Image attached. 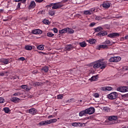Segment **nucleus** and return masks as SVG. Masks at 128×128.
Wrapping results in <instances>:
<instances>
[{
  "label": "nucleus",
  "mask_w": 128,
  "mask_h": 128,
  "mask_svg": "<svg viewBox=\"0 0 128 128\" xmlns=\"http://www.w3.org/2000/svg\"><path fill=\"white\" fill-rule=\"evenodd\" d=\"M96 20H102V18L100 16H96Z\"/></svg>",
  "instance_id": "41"
},
{
  "label": "nucleus",
  "mask_w": 128,
  "mask_h": 128,
  "mask_svg": "<svg viewBox=\"0 0 128 128\" xmlns=\"http://www.w3.org/2000/svg\"><path fill=\"white\" fill-rule=\"evenodd\" d=\"M102 90H107L106 87H103L102 88Z\"/></svg>",
  "instance_id": "58"
},
{
  "label": "nucleus",
  "mask_w": 128,
  "mask_h": 128,
  "mask_svg": "<svg viewBox=\"0 0 128 128\" xmlns=\"http://www.w3.org/2000/svg\"><path fill=\"white\" fill-rule=\"evenodd\" d=\"M67 32H68V34H74V30L72 29V28H67Z\"/></svg>",
  "instance_id": "30"
},
{
  "label": "nucleus",
  "mask_w": 128,
  "mask_h": 128,
  "mask_svg": "<svg viewBox=\"0 0 128 128\" xmlns=\"http://www.w3.org/2000/svg\"><path fill=\"white\" fill-rule=\"evenodd\" d=\"M4 76V72L0 73V76Z\"/></svg>",
  "instance_id": "57"
},
{
  "label": "nucleus",
  "mask_w": 128,
  "mask_h": 128,
  "mask_svg": "<svg viewBox=\"0 0 128 128\" xmlns=\"http://www.w3.org/2000/svg\"><path fill=\"white\" fill-rule=\"evenodd\" d=\"M102 6L104 8H108L110 6V4L108 2H104L102 4Z\"/></svg>",
  "instance_id": "14"
},
{
  "label": "nucleus",
  "mask_w": 128,
  "mask_h": 128,
  "mask_svg": "<svg viewBox=\"0 0 128 128\" xmlns=\"http://www.w3.org/2000/svg\"><path fill=\"white\" fill-rule=\"evenodd\" d=\"M39 52V54H46L45 52Z\"/></svg>",
  "instance_id": "59"
},
{
  "label": "nucleus",
  "mask_w": 128,
  "mask_h": 128,
  "mask_svg": "<svg viewBox=\"0 0 128 128\" xmlns=\"http://www.w3.org/2000/svg\"><path fill=\"white\" fill-rule=\"evenodd\" d=\"M94 8H92L90 10H84V14H92V12H94Z\"/></svg>",
  "instance_id": "16"
},
{
  "label": "nucleus",
  "mask_w": 128,
  "mask_h": 128,
  "mask_svg": "<svg viewBox=\"0 0 128 128\" xmlns=\"http://www.w3.org/2000/svg\"><path fill=\"white\" fill-rule=\"evenodd\" d=\"M125 40H128V35L124 36Z\"/></svg>",
  "instance_id": "60"
},
{
  "label": "nucleus",
  "mask_w": 128,
  "mask_h": 128,
  "mask_svg": "<svg viewBox=\"0 0 128 128\" xmlns=\"http://www.w3.org/2000/svg\"><path fill=\"white\" fill-rule=\"evenodd\" d=\"M4 99L2 98H0V104H4Z\"/></svg>",
  "instance_id": "45"
},
{
  "label": "nucleus",
  "mask_w": 128,
  "mask_h": 128,
  "mask_svg": "<svg viewBox=\"0 0 128 128\" xmlns=\"http://www.w3.org/2000/svg\"><path fill=\"white\" fill-rule=\"evenodd\" d=\"M52 6H54V3H51V4H50L47 5V6H46V8H50V7H52Z\"/></svg>",
  "instance_id": "46"
},
{
  "label": "nucleus",
  "mask_w": 128,
  "mask_h": 128,
  "mask_svg": "<svg viewBox=\"0 0 128 128\" xmlns=\"http://www.w3.org/2000/svg\"><path fill=\"white\" fill-rule=\"evenodd\" d=\"M122 60V58L120 56H114L110 58L109 59V62H118Z\"/></svg>",
  "instance_id": "5"
},
{
  "label": "nucleus",
  "mask_w": 128,
  "mask_h": 128,
  "mask_svg": "<svg viewBox=\"0 0 128 128\" xmlns=\"http://www.w3.org/2000/svg\"><path fill=\"white\" fill-rule=\"evenodd\" d=\"M103 110H104V112H110V108H108V107L103 108Z\"/></svg>",
  "instance_id": "35"
},
{
  "label": "nucleus",
  "mask_w": 128,
  "mask_h": 128,
  "mask_svg": "<svg viewBox=\"0 0 128 128\" xmlns=\"http://www.w3.org/2000/svg\"><path fill=\"white\" fill-rule=\"evenodd\" d=\"M4 110L6 114H8L10 112V108H4Z\"/></svg>",
  "instance_id": "34"
},
{
  "label": "nucleus",
  "mask_w": 128,
  "mask_h": 128,
  "mask_svg": "<svg viewBox=\"0 0 128 128\" xmlns=\"http://www.w3.org/2000/svg\"><path fill=\"white\" fill-rule=\"evenodd\" d=\"M16 78H18V80H20V76H16Z\"/></svg>",
  "instance_id": "64"
},
{
  "label": "nucleus",
  "mask_w": 128,
  "mask_h": 128,
  "mask_svg": "<svg viewBox=\"0 0 128 128\" xmlns=\"http://www.w3.org/2000/svg\"><path fill=\"white\" fill-rule=\"evenodd\" d=\"M72 126H76L78 127V122H72Z\"/></svg>",
  "instance_id": "43"
},
{
  "label": "nucleus",
  "mask_w": 128,
  "mask_h": 128,
  "mask_svg": "<svg viewBox=\"0 0 128 128\" xmlns=\"http://www.w3.org/2000/svg\"><path fill=\"white\" fill-rule=\"evenodd\" d=\"M86 112L85 110H82L79 112L80 116H86Z\"/></svg>",
  "instance_id": "23"
},
{
  "label": "nucleus",
  "mask_w": 128,
  "mask_h": 128,
  "mask_svg": "<svg viewBox=\"0 0 128 128\" xmlns=\"http://www.w3.org/2000/svg\"><path fill=\"white\" fill-rule=\"evenodd\" d=\"M103 44H104L105 46L110 44V40H106L105 42H102Z\"/></svg>",
  "instance_id": "27"
},
{
  "label": "nucleus",
  "mask_w": 128,
  "mask_h": 128,
  "mask_svg": "<svg viewBox=\"0 0 128 128\" xmlns=\"http://www.w3.org/2000/svg\"><path fill=\"white\" fill-rule=\"evenodd\" d=\"M10 100L12 102H18V101L20 100V99L16 97H12L10 98Z\"/></svg>",
  "instance_id": "18"
},
{
  "label": "nucleus",
  "mask_w": 128,
  "mask_h": 128,
  "mask_svg": "<svg viewBox=\"0 0 128 128\" xmlns=\"http://www.w3.org/2000/svg\"><path fill=\"white\" fill-rule=\"evenodd\" d=\"M68 28H63L59 30V33L61 34H66L68 32Z\"/></svg>",
  "instance_id": "20"
},
{
  "label": "nucleus",
  "mask_w": 128,
  "mask_h": 128,
  "mask_svg": "<svg viewBox=\"0 0 128 128\" xmlns=\"http://www.w3.org/2000/svg\"><path fill=\"white\" fill-rule=\"evenodd\" d=\"M36 110L34 108H32L28 110V113L32 116H34L36 114Z\"/></svg>",
  "instance_id": "11"
},
{
  "label": "nucleus",
  "mask_w": 128,
  "mask_h": 128,
  "mask_svg": "<svg viewBox=\"0 0 128 128\" xmlns=\"http://www.w3.org/2000/svg\"><path fill=\"white\" fill-rule=\"evenodd\" d=\"M87 114H92L94 112V108L90 107L85 110Z\"/></svg>",
  "instance_id": "8"
},
{
  "label": "nucleus",
  "mask_w": 128,
  "mask_h": 128,
  "mask_svg": "<svg viewBox=\"0 0 128 128\" xmlns=\"http://www.w3.org/2000/svg\"><path fill=\"white\" fill-rule=\"evenodd\" d=\"M53 30L55 34H58V28H54Z\"/></svg>",
  "instance_id": "49"
},
{
  "label": "nucleus",
  "mask_w": 128,
  "mask_h": 128,
  "mask_svg": "<svg viewBox=\"0 0 128 128\" xmlns=\"http://www.w3.org/2000/svg\"><path fill=\"white\" fill-rule=\"evenodd\" d=\"M79 44L82 48H86V43L85 42H81Z\"/></svg>",
  "instance_id": "26"
},
{
  "label": "nucleus",
  "mask_w": 128,
  "mask_h": 128,
  "mask_svg": "<svg viewBox=\"0 0 128 128\" xmlns=\"http://www.w3.org/2000/svg\"><path fill=\"white\" fill-rule=\"evenodd\" d=\"M45 24H50V21L48 20H44L42 22Z\"/></svg>",
  "instance_id": "38"
},
{
  "label": "nucleus",
  "mask_w": 128,
  "mask_h": 128,
  "mask_svg": "<svg viewBox=\"0 0 128 128\" xmlns=\"http://www.w3.org/2000/svg\"><path fill=\"white\" fill-rule=\"evenodd\" d=\"M98 75L92 76L89 79L90 82H95L98 80Z\"/></svg>",
  "instance_id": "21"
},
{
  "label": "nucleus",
  "mask_w": 128,
  "mask_h": 128,
  "mask_svg": "<svg viewBox=\"0 0 128 128\" xmlns=\"http://www.w3.org/2000/svg\"><path fill=\"white\" fill-rule=\"evenodd\" d=\"M20 6H22V4L20 2H18L17 5V8H20Z\"/></svg>",
  "instance_id": "52"
},
{
  "label": "nucleus",
  "mask_w": 128,
  "mask_h": 128,
  "mask_svg": "<svg viewBox=\"0 0 128 128\" xmlns=\"http://www.w3.org/2000/svg\"><path fill=\"white\" fill-rule=\"evenodd\" d=\"M37 48L40 50H44V46L42 44L40 45L37 47Z\"/></svg>",
  "instance_id": "31"
},
{
  "label": "nucleus",
  "mask_w": 128,
  "mask_h": 128,
  "mask_svg": "<svg viewBox=\"0 0 128 128\" xmlns=\"http://www.w3.org/2000/svg\"><path fill=\"white\" fill-rule=\"evenodd\" d=\"M20 2H22V4H26V0H20Z\"/></svg>",
  "instance_id": "56"
},
{
  "label": "nucleus",
  "mask_w": 128,
  "mask_h": 128,
  "mask_svg": "<svg viewBox=\"0 0 128 128\" xmlns=\"http://www.w3.org/2000/svg\"><path fill=\"white\" fill-rule=\"evenodd\" d=\"M4 22H8V20H4Z\"/></svg>",
  "instance_id": "63"
},
{
  "label": "nucleus",
  "mask_w": 128,
  "mask_h": 128,
  "mask_svg": "<svg viewBox=\"0 0 128 128\" xmlns=\"http://www.w3.org/2000/svg\"><path fill=\"white\" fill-rule=\"evenodd\" d=\"M36 8V2L34 1H32L30 4V6H28V10H32Z\"/></svg>",
  "instance_id": "13"
},
{
  "label": "nucleus",
  "mask_w": 128,
  "mask_h": 128,
  "mask_svg": "<svg viewBox=\"0 0 128 128\" xmlns=\"http://www.w3.org/2000/svg\"><path fill=\"white\" fill-rule=\"evenodd\" d=\"M32 34H42V31L40 29H36L32 30Z\"/></svg>",
  "instance_id": "9"
},
{
  "label": "nucleus",
  "mask_w": 128,
  "mask_h": 128,
  "mask_svg": "<svg viewBox=\"0 0 128 128\" xmlns=\"http://www.w3.org/2000/svg\"><path fill=\"white\" fill-rule=\"evenodd\" d=\"M118 92H128V87L126 86H120L116 88Z\"/></svg>",
  "instance_id": "6"
},
{
  "label": "nucleus",
  "mask_w": 128,
  "mask_h": 128,
  "mask_svg": "<svg viewBox=\"0 0 128 128\" xmlns=\"http://www.w3.org/2000/svg\"><path fill=\"white\" fill-rule=\"evenodd\" d=\"M51 124H54V122H58V120L56 118H54L50 120Z\"/></svg>",
  "instance_id": "36"
},
{
  "label": "nucleus",
  "mask_w": 128,
  "mask_h": 128,
  "mask_svg": "<svg viewBox=\"0 0 128 128\" xmlns=\"http://www.w3.org/2000/svg\"><path fill=\"white\" fill-rule=\"evenodd\" d=\"M19 60H26V58H24V57H20L19 58Z\"/></svg>",
  "instance_id": "51"
},
{
  "label": "nucleus",
  "mask_w": 128,
  "mask_h": 128,
  "mask_svg": "<svg viewBox=\"0 0 128 128\" xmlns=\"http://www.w3.org/2000/svg\"><path fill=\"white\" fill-rule=\"evenodd\" d=\"M96 26V23L94 22H92L91 24H90V26L92 27L94 26Z\"/></svg>",
  "instance_id": "50"
},
{
  "label": "nucleus",
  "mask_w": 128,
  "mask_h": 128,
  "mask_svg": "<svg viewBox=\"0 0 128 128\" xmlns=\"http://www.w3.org/2000/svg\"><path fill=\"white\" fill-rule=\"evenodd\" d=\"M54 36V34L52 32H48L47 33V36H48V38H52V36Z\"/></svg>",
  "instance_id": "33"
},
{
  "label": "nucleus",
  "mask_w": 128,
  "mask_h": 128,
  "mask_svg": "<svg viewBox=\"0 0 128 128\" xmlns=\"http://www.w3.org/2000/svg\"><path fill=\"white\" fill-rule=\"evenodd\" d=\"M94 68L96 69L100 68V70H104L106 68V62H104L102 60L96 61L93 66Z\"/></svg>",
  "instance_id": "1"
},
{
  "label": "nucleus",
  "mask_w": 128,
  "mask_h": 128,
  "mask_svg": "<svg viewBox=\"0 0 128 128\" xmlns=\"http://www.w3.org/2000/svg\"><path fill=\"white\" fill-rule=\"evenodd\" d=\"M48 14L50 16H54L56 12H54V10L52 9L48 10Z\"/></svg>",
  "instance_id": "22"
},
{
  "label": "nucleus",
  "mask_w": 128,
  "mask_h": 128,
  "mask_svg": "<svg viewBox=\"0 0 128 128\" xmlns=\"http://www.w3.org/2000/svg\"><path fill=\"white\" fill-rule=\"evenodd\" d=\"M0 62L4 64H8L10 61L8 58H2L0 60Z\"/></svg>",
  "instance_id": "10"
},
{
  "label": "nucleus",
  "mask_w": 128,
  "mask_h": 128,
  "mask_svg": "<svg viewBox=\"0 0 128 128\" xmlns=\"http://www.w3.org/2000/svg\"><path fill=\"white\" fill-rule=\"evenodd\" d=\"M46 124H52L51 122H50V120H46Z\"/></svg>",
  "instance_id": "47"
},
{
  "label": "nucleus",
  "mask_w": 128,
  "mask_h": 128,
  "mask_svg": "<svg viewBox=\"0 0 128 128\" xmlns=\"http://www.w3.org/2000/svg\"><path fill=\"white\" fill-rule=\"evenodd\" d=\"M106 90H112V88L111 86H106Z\"/></svg>",
  "instance_id": "48"
},
{
  "label": "nucleus",
  "mask_w": 128,
  "mask_h": 128,
  "mask_svg": "<svg viewBox=\"0 0 128 128\" xmlns=\"http://www.w3.org/2000/svg\"><path fill=\"white\" fill-rule=\"evenodd\" d=\"M54 118V116H52V115H51V116H50L48 117V118L50 119V118Z\"/></svg>",
  "instance_id": "55"
},
{
  "label": "nucleus",
  "mask_w": 128,
  "mask_h": 128,
  "mask_svg": "<svg viewBox=\"0 0 128 128\" xmlns=\"http://www.w3.org/2000/svg\"><path fill=\"white\" fill-rule=\"evenodd\" d=\"M123 69L124 70H128V66H124Z\"/></svg>",
  "instance_id": "54"
},
{
  "label": "nucleus",
  "mask_w": 128,
  "mask_h": 128,
  "mask_svg": "<svg viewBox=\"0 0 128 128\" xmlns=\"http://www.w3.org/2000/svg\"><path fill=\"white\" fill-rule=\"evenodd\" d=\"M68 0H63L60 2H58L54 4V6L52 7V10H58V8H60L64 6V4Z\"/></svg>",
  "instance_id": "3"
},
{
  "label": "nucleus",
  "mask_w": 128,
  "mask_h": 128,
  "mask_svg": "<svg viewBox=\"0 0 128 128\" xmlns=\"http://www.w3.org/2000/svg\"><path fill=\"white\" fill-rule=\"evenodd\" d=\"M13 80H16V78L14 76V77H13Z\"/></svg>",
  "instance_id": "62"
},
{
  "label": "nucleus",
  "mask_w": 128,
  "mask_h": 128,
  "mask_svg": "<svg viewBox=\"0 0 128 128\" xmlns=\"http://www.w3.org/2000/svg\"><path fill=\"white\" fill-rule=\"evenodd\" d=\"M21 88L23 90H30V89H28V87L27 85H22L21 86Z\"/></svg>",
  "instance_id": "29"
},
{
  "label": "nucleus",
  "mask_w": 128,
  "mask_h": 128,
  "mask_svg": "<svg viewBox=\"0 0 128 128\" xmlns=\"http://www.w3.org/2000/svg\"><path fill=\"white\" fill-rule=\"evenodd\" d=\"M98 36H108V32L106 31H101L97 34Z\"/></svg>",
  "instance_id": "12"
},
{
  "label": "nucleus",
  "mask_w": 128,
  "mask_h": 128,
  "mask_svg": "<svg viewBox=\"0 0 128 128\" xmlns=\"http://www.w3.org/2000/svg\"><path fill=\"white\" fill-rule=\"evenodd\" d=\"M103 28L101 26H98L96 28H94L95 32H100L102 30Z\"/></svg>",
  "instance_id": "19"
},
{
  "label": "nucleus",
  "mask_w": 128,
  "mask_h": 128,
  "mask_svg": "<svg viewBox=\"0 0 128 128\" xmlns=\"http://www.w3.org/2000/svg\"><path fill=\"white\" fill-rule=\"evenodd\" d=\"M118 94L116 92H112L108 95L107 98H109V100H116L118 98Z\"/></svg>",
  "instance_id": "4"
},
{
  "label": "nucleus",
  "mask_w": 128,
  "mask_h": 128,
  "mask_svg": "<svg viewBox=\"0 0 128 128\" xmlns=\"http://www.w3.org/2000/svg\"><path fill=\"white\" fill-rule=\"evenodd\" d=\"M42 83L38 82H35L33 84L34 86H42Z\"/></svg>",
  "instance_id": "28"
},
{
  "label": "nucleus",
  "mask_w": 128,
  "mask_h": 128,
  "mask_svg": "<svg viewBox=\"0 0 128 128\" xmlns=\"http://www.w3.org/2000/svg\"><path fill=\"white\" fill-rule=\"evenodd\" d=\"M84 126H86L85 123L78 122V126H84Z\"/></svg>",
  "instance_id": "44"
},
{
  "label": "nucleus",
  "mask_w": 128,
  "mask_h": 128,
  "mask_svg": "<svg viewBox=\"0 0 128 128\" xmlns=\"http://www.w3.org/2000/svg\"><path fill=\"white\" fill-rule=\"evenodd\" d=\"M93 96H94V98H100V94H98V93H94Z\"/></svg>",
  "instance_id": "42"
},
{
  "label": "nucleus",
  "mask_w": 128,
  "mask_h": 128,
  "mask_svg": "<svg viewBox=\"0 0 128 128\" xmlns=\"http://www.w3.org/2000/svg\"><path fill=\"white\" fill-rule=\"evenodd\" d=\"M20 94H22L20 92H18L13 94V96H20Z\"/></svg>",
  "instance_id": "37"
},
{
  "label": "nucleus",
  "mask_w": 128,
  "mask_h": 128,
  "mask_svg": "<svg viewBox=\"0 0 128 128\" xmlns=\"http://www.w3.org/2000/svg\"><path fill=\"white\" fill-rule=\"evenodd\" d=\"M42 70H44L45 72H48V67L44 66L42 68Z\"/></svg>",
  "instance_id": "32"
},
{
  "label": "nucleus",
  "mask_w": 128,
  "mask_h": 128,
  "mask_svg": "<svg viewBox=\"0 0 128 128\" xmlns=\"http://www.w3.org/2000/svg\"><path fill=\"white\" fill-rule=\"evenodd\" d=\"M120 34L118 32H112L111 34H109L108 35V38H118V36H120Z\"/></svg>",
  "instance_id": "7"
},
{
  "label": "nucleus",
  "mask_w": 128,
  "mask_h": 128,
  "mask_svg": "<svg viewBox=\"0 0 128 128\" xmlns=\"http://www.w3.org/2000/svg\"><path fill=\"white\" fill-rule=\"evenodd\" d=\"M36 2H42L44 0H35Z\"/></svg>",
  "instance_id": "53"
},
{
  "label": "nucleus",
  "mask_w": 128,
  "mask_h": 128,
  "mask_svg": "<svg viewBox=\"0 0 128 128\" xmlns=\"http://www.w3.org/2000/svg\"><path fill=\"white\" fill-rule=\"evenodd\" d=\"M118 116H108V120L106 121V123L107 124H116V122L114 120H117Z\"/></svg>",
  "instance_id": "2"
},
{
  "label": "nucleus",
  "mask_w": 128,
  "mask_h": 128,
  "mask_svg": "<svg viewBox=\"0 0 128 128\" xmlns=\"http://www.w3.org/2000/svg\"><path fill=\"white\" fill-rule=\"evenodd\" d=\"M46 120H44V121H42V122H40V123H39V124L40 126H44V124H46Z\"/></svg>",
  "instance_id": "40"
},
{
  "label": "nucleus",
  "mask_w": 128,
  "mask_h": 128,
  "mask_svg": "<svg viewBox=\"0 0 128 128\" xmlns=\"http://www.w3.org/2000/svg\"><path fill=\"white\" fill-rule=\"evenodd\" d=\"M88 42L89 44H94L96 42V39L92 38V39H90L88 40Z\"/></svg>",
  "instance_id": "24"
},
{
  "label": "nucleus",
  "mask_w": 128,
  "mask_h": 128,
  "mask_svg": "<svg viewBox=\"0 0 128 128\" xmlns=\"http://www.w3.org/2000/svg\"><path fill=\"white\" fill-rule=\"evenodd\" d=\"M65 50H68V52H70L72 50H74V46L72 44H68L66 46Z\"/></svg>",
  "instance_id": "15"
},
{
  "label": "nucleus",
  "mask_w": 128,
  "mask_h": 128,
  "mask_svg": "<svg viewBox=\"0 0 128 128\" xmlns=\"http://www.w3.org/2000/svg\"><path fill=\"white\" fill-rule=\"evenodd\" d=\"M63 98H64V96L62 94H58L57 96L58 100H62Z\"/></svg>",
  "instance_id": "39"
},
{
  "label": "nucleus",
  "mask_w": 128,
  "mask_h": 128,
  "mask_svg": "<svg viewBox=\"0 0 128 128\" xmlns=\"http://www.w3.org/2000/svg\"><path fill=\"white\" fill-rule=\"evenodd\" d=\"M15 2H20V0H14Z\"/></svg>",
  "instance_id": "61"
},
{
  "label": "nucleus",
  "mask_w": 128,
  "mask_h": 128,
  "mask_svg": "<svg viewBox=\"0 0 128 128\" xmlns=\"http://www.w3.org/2000/svg\"><path fill=\"white\" fill-rule=\"evenodd\" d=\"M108 48V45H98L97 46V50H100V48H104H104Z\"/></svg>",
  "instance_id": "17"
},
{
  "label": "nucleus",
  "mask_w": 128,
  "mask_h": 128,
  "mask_svg": "<svg viewBox=\"0 0 128 128\" xmlns=\"http://www.w3.org/2000/svg\"><path fill=\"white\" fill-rule=\"evenodd\" d=\"M24 48L26 50H32V46L26 45L25 46Z\"/></svg>",
  "instance_id": "25"
}]
</instances>
